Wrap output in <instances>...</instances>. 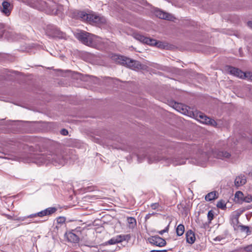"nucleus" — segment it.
Listing matches in <instances>:
<instances>
[{"mask_svg": "<svg viewBox=\"0 0 252 252\" xmlns=\"http://www.w3.org/2000/svg\"><path fill=\"white\" fill-rule=\"evenodd\" d=\"M68 158L64 152L57 151L48 155H35L32 158V162L39 165L50 163L55 166L63 165L66 162Z\"/></svg>", "mask_w": 252, "mask_h": 252, "instance_id": "f257e3e1", "label": "nucleus"}, {"mask_svg": "<svg viewBox=\"0 0 252 252\" xmlns=\"http://www.w3.org/2000/svg\"><path fill=\"white\" fill-rule=\"evenodd\" d=\"M30 6L40 10H44L50 14H57L61 11L63 7L57 4L54 0H22Z\"/></svg>", "mask_w": 252, "mask_h": 252, "instance_id": "f03ea898", "label": "nucleus"}, {"mask_svg": "<svg viewBox=\"0 0 252 252\" xmlns=\"http://www.w3.org/2000/svg\"><path fill=\"white\" fill-rule=\"evenodd\" d=\"M119 62L134 70L145 69L146 66L141 64L139 61L131 60L129 58L121 56L119 57Z\"/></svg>", "mask_w": 252, "mask_h": 252, "instance_id": "7ed1b4c3", "label": "nucleus"}, {"mask_svg": "<svg viewBox=\"0 0 252 252\" xmlns=\"http://www.w3.org/2000/svg\"><path fill=\"white\" fill-rule=\"evenodd\" d=\"M76 37L84 44L90 46L92 44L93 34L86 32L81 31L76 33Z\"/></svg>", "mask_w": 252, "mask_h": 252, "instance_id": "20e7f679", "label": "nucleus"}, {"mask_svg": "<svg viewBox=\"0 0 252 252\" xmlns=\"http://www.w3.org/2000/svg\"><path fill=\"white\" fill-rule=\"evenodd\" d=\"M5 33V37L9 40L14 41L18 39V35L12 32H6L5 25L0 23V38Z\"/></svg>", "mask_w": 252, "mask_h": 252, "instance_id": "39448f33", "label": "nucleus"}, {"mask_svg": "<svg viewBox=\"0 0 252 252\" xmlns=\"http://www.w3.org/2000/svg\"><path fill=\"white\" fill-rule=\"evenodd\" d=\"M196 117V119L201 123L213 126L217 125V123L214 120L208 117L202 113H198Z\"/></svg>", "mask_w": 252, "mask_h": 252, "instance_id": "423d86ee", "label": "nucleus"}, {"mask_svg": "<svg viewBox=\"0 0 252 252\" xmlns=\"http://www.w3.org/2000/svg\"><path fill=\"white\" fill-rule=\"evenodd\" d=\"M226 70L230 74L241 79H245L246 72H244L238 68L226 66Z\"/></svg>", "mask_w": 252, "mask_h": 252, "instance_id": "0eeeda50", "label": "nucleus"}, {"mask_svg": "<svg viewBox=\"0 0 252 252\" xmlns=\"http://www.w3.org/2000/svg\"><path fill=\"white\" fill-rule=\"evenodd\" d=\"M57 210V209L55 207H49L37 213L31 214L29 215V217L31 218L43 217L45 216L52 215L56 212Z\"/></svg>", "mask_w": 252, "mask_h": 252, "instance_id": "6e6552de", "label": "nucleus"}, {"mask_svg": "<svg viewBox=\"0 0 252 252\" xmlns=\"http://www.w3.org/2000/svg\"><path fill=\"white\" fill-rule=\"evenodd\" d=\"M148 241L150 244L159 247H163L166 244V241L158 235L149 238Z\"/></svg>", "mask_w": 252, "mask_h": 252, "instance_id": "1a4fd4ad", "label": "nucleus"}, {"mask_svg": "<svg viewBox=\"0 0 252 252\" xmlns=\"http://www.w3.org/2000/svg\"><path fill=\"white\" fill-rule=\"evenodd\" d=\"M133 37L135 39L148 45H154L156 43L155 39L145 37L138 33H134Z\"/></svg>", "mask_w": 252, "mask_h": 252, "instance_id": "9d476101", "label": "nucleus"}, {"mask_svg": "<svg viewBox=\"0 0 252 252\" xmlns=\"http://www.w3.org/2000/svg\"><path fill=\"white\" fill-rule=\"evenodd\" d=\"M12 8L13 6L9 1L4 0L0 6V11L3 14L8 16L10 14Z\"/></svg>", "mask_w": 252, "mask_h": 252, "instance_id": "9b49d317", "label": "nucleus"}, {"mask_svg": "<svg viewBox=\"0 0 252 252\" xmlns=\"http://www.w3.org/2000/svg\"><path fill=\"white\" fill-rule=\"evenodd\" d=\"M168 163L172 164L174 166L183 165L186 163L187 158L183 156H177L174 158L167 159Z\"/></svg>", "mask_w": 252, "mask_h": 252, "instance_id": "f8f14e48", "label": "nucleus"}, {"mask_svg": "<svg viewBox=\"0 0 252 252\" xmlns=\"http://www.w3.org/2000/svg\"><path fill=\"white\" fill-rule=\"evenodd\" d=\"M65 237L67 239L68 241L71 243H78L79 241V237L77 233H75V230H72L65 234Z\"/></svg>", "mask_w": 252, "mask_h": 252, "instance_id": "ddd939ff", "label": "nucleus"}, {"mask_svg": "<svg viewBox=\"0 0 252 252\" xmlns=\"http://www.w3.org/2000/svg\"><path fill=\"white\" fill-rule=\"evenodd\" d=\"M214 155L217 158L223 160H228L231 157L229 152L223 150L215 151Z\"/></svg>", "mask_w": 252, "mask_h": 252, "instance_id": "4468645a", "label": "nucleus"}, {"mask_svg": "<svg viewBox=\"0 0 252 252\" xmlns=\"http://www.w3.org/2000/svg\"><path fill=\"white\" fill-rule=\"evenodd\" d=\"M155 15L160 19L167 20H172L174 19L172 15L160 10H156L155 11Z\"/></svg>", "mask_w": 252, "mask_h": 252, "instance_id": "2eb2a0df", "label": "nucleus"}, {"mask_svg": "<svg viewBox=\"0 0 252 252\" xmlns=\"http://www.w3.org/2000/svg\"><path fill=\"white\" fill-rule=\"evenodd\" d=\"M127 237H128V235H117L116 237H113L110 239L106 242V243L109 245L116 244L126 240Z\"/></svg>", "mask_w": 252, "mask_h": 252, "instance_id": "dca6fc26", "label": "nucleus"}, {"mask_svg": "<svg viewBox=\"0 0 252 252\" xmlns=\"http://www.w3.org/2000/svg\"><path fill=\"white\" fill-rule=\"evenodd\" d=\"M247 182L246 177L244 175L240 174L237 176L234 181V185L236 187H239L245 185Z\"/></svg>", "mask_w": 252, "mask_h": 252, "instance_id": "f3484780", "label": "nucleus"}, {"mask_svg": "<svg viewBox=\"0 0 252 252\" xmlns=\"http://www.w3.org/2000/svg\"><path fill=\"white\" fill-rule=\"evenodd\" d=\"M186 240L187 242L190 244L194 243L195 240V237L194 233L191 230H189L186 233Z\"/></svg>", "mask_w": 252, "mask_h": 252, "instance_id": "a211bd4d", "label": "nucleus"}, {"mask_svg": "<svg viewBox=\"0 0 252 252\" xmlns=\"http://www.w3.org/2000/svg\"><path fill=\"white\" fill-rule=\"evenodd\" d=\"M91 42H92V44L90 45V46L96 48L102 43V39L99 37L93 34V38H92Z\"/></svg>", "mask_w": 252, "mask_h": 252, "instance_id": "6ab92c4d", "label": "nucleus"}, {"mask_svg": "<svg viewBox=\"0 0 252 252\" xmlns=\"http://www.w3.org/2000/svg\"><path fill=\"white\" fill-rule=\"evenodd\" d=\"M106 23V19L103 16L98 15L94 24L98 26H100L105 24Z\"/></svg>", "mask_w": 252, "mask_h": 252, "instance_id": "aec40b11", "label": "nucleus"}, {"mask_svg": "<svg viewBox=\"0 0 252 252\" xmlns=\"http://www.w3.org/2000/svg\"><path fill=\"white\" fill-rule=\"evenodd\" d=\"M217 192L216 191H212L208 193L205 197V199L207 201H210L218 198Z\"/></svg>", "mask_w": 252, "mask_h": 252, "instance_id": "412c9836", "label": "nucleus"}, {"mask_svg": "<svg viewBox=\"0 0 252 252\" xmlns=\"http://www.w3.org/2000/svg\"><path fill=\"white\" fill-rule=\"evenodd\" d=\"M174 107L178 111L180 112L181 113L186 114V112L187 111L186 108V107L182 105V104L175 103Z\"/></svg>", "mask_w": 252, "mask_h": 252, "instance_id": "4be33fe9", "label": "nucleus"}, {"mask_svg": "<svg viewBox=\"0 0 252 252\" xmlns=\"http://www.w3.org/2000/svg\"><path fill=\"white\" fill-rule=\"evenodd\" d=\"M127 221L129 228H133L136 225V221L135 218L133 217H128L127 219Z\"/></svg>", "mask_w": 252, "mask_h": 252, "instance_id": "5701e85b", "label": "nucleus"}, {"mask_svg": "<svg viewBox=\"0 0 252 252\" xmlns=\"http://www.w3.org/2000/svg\"><path fill=\"white\" fill-rule=\"evenodd\" d=\"M90 13H86L85 12L82 11L78 13V17L84 21L88 22L90 16Z\"/></svg>", "mask_w": 252, "mask_h": 252, "instance_id": "b1692460", "label": "nucleus"}, {"mask_svg": "<svg viewBox=\"0 0 252 252\" xmlns=\"http://www.w3.org/2000/svg\"><path fill=\"white\" fill-rule=\"evenodd\" d=\"M185 231V227L183 224H180L176 228V233L177 235L182 236Z\"/></svg>", "mask_w": 252, "mask_h": 252, "instance_id": "393cba45", "label": "nucleus"}, {"mask_svg": "<svg viewBox=\"0 0 252 252\" xmlns=\"http://www.w3.org/2000/svg\"><path fill=\"white\" fill-rule=\"evenodd\" d=\"M98 15L95 13H90L88 22L91 24H94Z\"/></svg>", "mask_w": 252, "mask_h": 252, "instance_id": "a878e982", "label": "nucleus"}, {"mask_svg": "<svg viewBox=\"0 0 252 252\" xmlns=\"http://www.w3.org/2000/svg\"><path fill=\"white\" fill-rule=\"evenodd\" d=\"M239 219L237 218L234 217L232 220V223L233 224L234 229L235 230L239 229V226L240 225L239 224Z\"/></svg>", "mask_w": 252, "mask_h": 252, "instance_id": "bb28decb", "label": "nucleus"}, {"mask_svg": "<svg viewBox=\"0 0 252 252\" xmlns=\"http://www.w3.org/2000/svg\"><path fill=\"white\" fill-rule=\"evenodd\" d=\"M217 207L221 209L224 210L226 208V203L224 200H220L218 202Z\"/></svg>", "mask_w": 252, "mask_h": 252, "instance_id": "cd10ccee", "label": "nucleus"}, {"mask_svg": "<svg viewBox=\"0 0 252 252\" xmlns=\"http://www.w3.org/2000/svg\"><path fill=\"white\" fill-rule=\"evenodd\" d=\"M24 217L26 218V220L23 221V222L22 223H21L20 224H19L18 225H27V224H30V223H32V221L31 220H29V219H31L32 218L29 217V215L27 216H24Z\"/></svg>", "mask_w": 252, "mask_h": 252, "instance_id": "c85d7f7f", "label": "nucleus"}, {"mask_svg": "<svg viewBox=\"0 0 252 252\" xmlns=\"http://www.w3.org/2000/svg\"><path fill=\"white\" fill-rule=\"evenodd\" d=\"M242 200L247 203H251L252 202V196L251 195H248L246 196L243 197Z\"/></svg>", "mask_w": 252, "mask_h": 252, "instance_id": "c756f323", "label": "nucleus"}, {"mask_svg": "<svg viewBox=\"0 0 252 252\" xmlns=\"http://www.w3.org/2000/svg\"><path fill=\"white\" fill-rule=\"evenodd\" d=\"M10 219V218H9ZM10 219H12L14 220H17L18 221L22 223L23 221L26 220V218L24 217H14L13 218H10Z\"/></svg>", "mask_w": 252, "mask_h": 252, "instance_id": "7c9ffc66", "label": "nucleus"}, {"mask_svg": "<svg viewBox=\"0 0 252 252\" xmlns=\"http://www.w3.org/2000/svg\"><path fill=\"white\" fill-rule=\"evenodd\" d=\"M238 230H240L241 231H246L247 233H248L249 231V227L248 226L240 224L239 226Z\"/></svg>", "mask_w": 252, "mask_h": 252, "instance_id": "2f4dec72", "label": "nucleus"}, {"mask_svg": "<svg viewBox=\"0 0 252 252\" xmlns=\"http://www.w3.org/2000/svg\"><path fill=\"white\" fill-rule=\"evenodd\" d=\"M65 218L63 217H60L57 218V222L58 224H62L65 221Z\"/></svg>", "mask_w": 252, "mask_h": 252, "instance_id": "473e14b6", "label": "nucleus"}, {"mask_svg": "<svg viewBox=\"0 0 252 252\" xmlns=\"http://www.w3.org/2000/svg\"><path fill=\"white\" fill-rule=\"evenodd\" d=\"M243 193L241 191H237L235 194V198H237L238 199H240L242 200L243 198Z\"/></svg>", "mask_w": 252, "mask_h": 252, "instance_id": "72a5a7b5", "label": "nucleus"}, {"mask_svg": "<svg viewBox=\"0 0 252 252\" xmlns=\"http://www.w3.org/2000/svg\"><path fill=\"white\" fill-rule=\"evenodd\" d=\"M208 220H209V222L210 223L211 220L214 218V214L212 210H210L208 212L207 215Z\"/></svg>", "mask_w": 252, "mask_h": 252, "instance_id": "f704fd0d", "label": "nucleus"}, {"mask_svg": "<svg viewBox=\"0 0 252 252\" xmlns=\"http://www.w3.org/2000/svg\"><path fill=\"white\" fill-rule=\"evenodd\" d=\"M151 208L153 210L158 209L160 207L159 204L158 203H152L150 205Z\"/></svg>", "mask_w": 252, "mask_h": 252, "instance_id": "c9c22d12", "label": "nucleus"}, {"mask_svg": "<svg viewBox=\"0 0 252 252\" xmlns=\"http://www.w3.org/2000/svg\"><path fill=\"white\" fill-rule=\"evenodd\" d=\"M156 43L155 44H154L153 45L157 46V47L160 48H162L164 47L163 44L161 42L157 41L156 40Z\"/></svg>", "mask_w": 252, "mask_h": 252, "instance_id": "e433bc0d", "label": "nucleus"}, {"mask_svg": "<svg viewBox=\"0 0 252 252\" xmlns=\"http://www.w3.org/2000/svg\"><path fill=\"white\" fill-rule=\"evenodd\" d=\"M245 79L250 80L252 81V73L250 72H246Z\"/></svg>", "mask_w": 252, "mask_h": 252, "instance_id": "4c0bfd02", "label": "nucleus"}, {"mask_svg": "<svg viewBox=\"0 0 252 252\" xmlns=\"http://www.w3.org/2000/svg\"><path fill=\"white\" fill-rule=\"evenodd\" d=\"M243 211L240 210H238L235 212V216L234 217L237 218L239 219V216L241 215V214L242 213Z\"/></svg>", "mask_w": 252, "mask_h": 252, "instance_id": "58836bf2", "label": "nucleus"}, {"mask_svg": "<svg viewBox=\"0 0 252 252\" xmlns=\"http://www.w3.org/2000/svg\"><path fill=\"white\" fill-rule=\"evenodd\" d=\"M168 231V226L165 227V229L161 231H158V233L160 235H162L164 233L167 232Z\"/></svg>", "mask_w": 252, "mask_h": 252, "instance_id": "ea45409f", "label": "nucleus"}, {"mask_svg": "<svg viewBox=\"0 0 252 252\" xmlns=\"http://www.w3.org/2000/svg\"><path fill=\"white\" fill-rule=\"evenodd\" d=\"M61 133L63 135H67L68 134V131L65 129H63L61 130Z\"/></svg>", "mask_w": 252, "mask_h": 252, "instance_id": "a19ab883", "label": "nucleus"}, {"mask_svg": "<svg viewBox=\"0 0 252 252\" xmlns=\"http://www.w3.org/2000/svg\"><path fill=\"white\" fill-rule=\"evenodd\" d=\"M150 252H167V250H152Z\"/></svg>", "mask_w": 252, "mask_h": 252, "instance_id": "79ce46f5", "label": "nucleus"}, {"mask_svg": "<svg viewBox=\"0 0 252 252\" xmlns=\"http://www.w3.org/2000/svg\"><path fill=\"white\" fill-rule=\"evenodd\" d=\"M159 159L158 158H154L153 160H151V158H149V161L150 163H151V162H153L154 161H158L159 160Z\"/></svg>", "mask_w": 252, "mask_h": 252, "instance_id": "37998d69", "label": "nucleus"}, {"mask_svg": "<svg viewBox=\"0 0 252 252\" xmlns=\"http://www.w3.org/2000/svg\"><path fill=\"white\" fill-rule=\"evenodd\" d=\"M246 250L247 251H252V245L246 248Z\"/></svg>", "mask_w": 252, "mask_h": 252, "instance_id": "c03bdc74", "label": "nucleus"}, {"mask_svg": "<svg viewBox=\"0 0 252 252\" xmlns=\"http://www.w3.org/2000/svg\"><path fill=\"white\" fill-rule=\"evenodd\" d=\"M248 26L252 29V21H249V22H248Z\"/></svg>", "mask_w": 252, "mask_h": 252, "instance_id": "a18cd8bd", "label": "nucleus"}, {"mask_svg": "<svg viewBox=\"0 0 252 252\" xmlns=\"http://www.w3.org/2000/svg\"><path fill=\"white\" fill-rule=\"evenodd\" d=\"M215 240L217 241V240H218V241H220V237H216L215 239Z\"/></svg>", "mask_w": 252, "mask_h": 252, "instance_id": "49530a36", "label": "nucleus"}, {"mask_svg": "<svg viewBox=\"0 0 252 252\" xmlns=\"http://www.w3.org/2000/svg\"><path fill=\"white\" fill-rule=\"evenodd\" d=\"M56 32L55 33V34H56V33H57V34H58V33H59L60 32H59V31L58 30H56Z\"/></svg>", "mask_w": 252, "mask_h": 252, "instance_id": "de8ad7c7", "label": "nucleus"}, {"mask_svg": "<svg viewBox=\"0 0 252 252\" xmlns=\"http://www.w3.org/2000/svg\"><path fill=\"white\" fill-rule=\"evenodd\" d=\"M150 214H149V215H147V216H146V219H147V218H149V217H150Z\"/></svg>", "mask_w": 252, "mask_h": 252, "instance_id": "09e8293b", "label": "nucleus"}, {"mask_svg": "<svg viewBox=\"0 0 252 252\" xmlns=\"http://www.w3.org/2000/svg\"><path fill=\"white\" fill-rule=\"evenodd\" d=\"M9 158V159L10 158H7V157H5V158Z\"/></svg>", "mask_w": 252, "mask_h": 252, "instance_id": "8fccbe9b", "label": "nucleus"}, {"mask_svg": "<svg viewBox=\"0 0 252 252\" xmlns=\"http://www.w3.org/2000/svg\"><path fill=\"white\" fill-rule=\"evenodd\" d=\"M252 143V141H251Z\"/></svg>", "mask_w": 252, "mask_h": 252, "instance_id": "3c124183", "label": "nucleus"}]
</instances>
